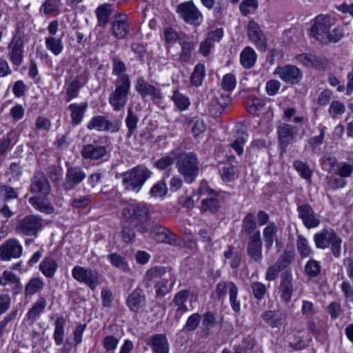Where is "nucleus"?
Segmentation results:
<instances>
[{
  "instance_id": "obj_31",
  "label": "nucleus",
  "mask_w": 353,
  "mask_h": 353,
  "mask_svg": "<svg viewBox=\"0 0 353 353\" xmlns=\"http://www.w3.org/2000/svg\"><path fill=\"white\" fill-rule=\"evenodd\" d=\"M58 268V264L52 256L45 257L39 264V270L47 278H52Z\"/></svg>"
},
{
  "instance_id": "obj_24",
  "label": "nucleus",
  "mask_w": 353,
  "mask_h": 353,
  "mask_svg": "<svg viewBox=\"0 0 353 353\" xmlns=\"http://www.w3.org/2000/svg\"><path fill=\"white\" fill-rule=\"evenodd\" d=\"M88 81L87 77H82L81 75L76 77L67 86L65 90L66 101H70L77 98L79 94V90L84 86Z\"/></svg>"
},
{
  "instance_id": "obj_56",
  "label": "nucleus",
  "mask_w": 353,
  "mask_h": 353,
  "mask_svg": "<svg viewBox=\"0 0 353 353\" xmlns=\"http://www.w3.org/2000/svg\"><path fill=\"white\" fill-rule=\"evenodd\" d=\"M235 76L231 73L226 74L223 76L221 81V88L228 92H231L236 86Z\"/></svg>"
},
{
  "instance_id": "obj_19",
  "label": "nucleus",
  "mask_w": 353,
  "mask_h": 353,
  "mask_svg": "<svg viewBox=\"0 0 353 353\" xmlns=\"http://www.w3.org/2000/svg\"><path fill=\"white\" fill-rule=\"evenodd\" d=\"M248 254L250 257L256 262H260L262 259V241L260 232L257 231L250 237L248 245Z\"/></svg>"
},
{
  "instance_id": "obj_25",
  "label": "nucleus",
  "mask_w": 353,
  "mask_h": 353,
  "mask_svg": "<svg viewBox=\"0 0 353 353\" xmlns=\"http://www.w3.org/2000/svg\"><path fill=\"white\" fill-rule=\"evenodd\" d=\"M261 318L272 327H279L282 325L286 319V314L281 310H268L261 314Z\"/></svg>"
},
{
  "instance_id": "obj_49",
  "label": "nucleus",
  "mask_w": 353,
  "mask_h": 353,
  "mask_svg": "<svg viewBox=\"0 0 353 353\" xmlns=\"http://www.w3.org/2000/svg\"><path fill=\"white\" fill-rule=\"evenodd\" d=\"M298 62L306 67H316L318 65L319 61L316 56L312 54H301L296 56Z\"/></svg>"
},
{
  "instance_id": "obj_41",
  "label": "nucleus",
  "mask_w": 353,
  "mask_h": 353,
  "mask_svg": "<svg viewBox=\"0 0 353 353\" xmlns=\"http://www.w3.org/2000/svg\"><path fill=\"white\" fill-rule=\"evenodd\" d=\"M50 189V184L47 178H35L30 186L31 192L43 195H46Z\"/></svg>"
},
{
  "instance_id": "obj_3",
  "label": "nucleus",
  "mask_w": 353,
  "mask_h": 353,
  "mask_svg": "<svg viewBox=\"0 0 353 353\" xmlns=\"http://www.w3.org/2000/svg\"><path fill=\"white\" fill-rule=\"evenodd\" d=\"M315 245L319 249L330 247L332 254L339 258L341 256L342 239L334 229L324 228L314 235Z\"/></svg>"
},
{
  "instance_id": "obj_48",
  "label": "nucleus",
  "mask_w": 353,
  "mask_h": 353,
  "mask_svg": "<svg viewBox=\"0 0 353 353\" xmlns=\"http://www.w3.org/2000/svg\"><path fill=\"white\" fill-rule=\"evenodd\" d=\"M123 183L126 190L138 192L145 180L143 178H123Z\"/></svg>"
},
{
  "instance_id": "obj_1",
  "label": "nucleus",
  "mask_w": 353,
  "mask_h": 353,
  "mask_svg": "<svg viewBox=\"0 0 353 353\" xmlns=\"http://www.w3.org/2000/svg\"><path fill=\"white\" fill-rule=\"evenodd\" d=\"M336 19L328 14H320L311 21L310 35L322 45L337 43L343 37L340 27H334Z\"/></svg>"
},
{
  "instance_id": "obj_45",
  "label": "nucleus",
  "mask_w": 353,
  "mask_h": 353,
  "mask_svg": "<svg viewBox=\"0 0 353 353\" xmlns=\"http://www.w3.org/2000/svg\"><path fill=\"white\" fill-rule=\"evenodd\" d=\"M166 273V269L162 266H154L150 269L148 270L144 276V280L145 281V286H150V282L154 279L161 278L163 275Z\"/></svg>"
},
{
  "instance_id": "obj_64",
  "label": "nucleus",
  "mask_w": 353,
  "mask_h": 353,
  "mask_svg": "<svg viewBox=\"0 0 353 353\" xmlns=\"http://www.w3.org/2000/svg\"><path fill=\"white\" fill-rule=\"evenodd\" d=\"M345 110V105L339 101H334L331 103L329 108V114L334 117L339 114H342Z\"/></svg>"
},
{
  "instance_id": "obj_42",
  "label": "nucleus",
  "mask_w": 353,
  "mask_h": 353,
  "mask_svg": "<svg viewBox=\"0 0 353 353\" xmlns=\"http://www.w3.org/2000/svg\"><path fill=\"white\" fill-rule=\"evenodd\" d=\"M296 248L299 254L302 258L308 257L313 253L312 249L310 247L307 239L301 234L297 236Z\"/></svg>"
},
{
  "instance_id": "obj_27",
  "label": "nucleus",
  "mask_w": 353,
  "mask_h": 353,
  "mask_svg": "<svg viewBox=\"0 0 353 353\" xmlns=\"http://www.w3.org/2000/svg\"><path fill=\"white\" fill-rule=\"evenodd\" d=\"M112 12V8L110 3H103L97 8L94 13L99 27L104 28L108 25Z\"/></svg>"
},
{
  "instance_id": "obj_17",
  "label": "nucleus",
  "mask_w": 353,
  "mask_h": 353,
  "mask_svg": "<svg viewBox=\"0 0 353 353\" xmlns=\"http://www.w3.org/2000/svg\"><path fill=\"white\" fill-rule=\"evenodd\" d=\"M297 129L290 125L281 123L277 127L278 138L280 145L285 148L296 137Z\"/></svg>"
},
{
  "instance_id": "obj_21",
  "label": "nucleus",
  "mask_w": 353,
  "mask_h": 353,
  "mask_svg": "<svg viewBox=\"0 0 353 353\" xmlns=\"http://www.w3.org/2000/svg\"><path fill=\"white\" fill-rule=\"evenodd\" d=\"M107 150L103 145L97 143L85 145L81 150V155L84 159L99 160L106 155Z\"/></svg>"
},
{
  "instance_id": "obj_58",
  "label": "nucleus",
  "mask_w": 353,
  "mask_h": 353,
  "mask_svg": "<svg viewBox=\"0 0 353 353\" xmlns=\"http://www.w3.org/2000/svg\"><path fill=\"white\" fill-rule=\"evenodd\" d=\"M222 100L224 101L223 103H221L219 101H216L215 103H213V101L211 102L209 111L212 116L217 117L224 110L227 101L229 100L228 98L223 97H222Z\"/></svg>"
},
{
  "instance_id": "obj_7",
  "label": "nucleus",
  "mask_w": 353,
  "mask_h": 353,
  "mask_svg": "<svg viewBox=\"0 0 353 353\" xmlns=\"http://www.w3.org/2000/svg\"><path fill=\"white\" fill-rule=\"evenodd\" d=\"M23 246L17 239H8L0 245V260L8 262L18 259L23 255Z\"/></svg>"
},
{
  "instance_id": "obj_59",
  "label": "nucleus",
  "mask_w": 353,
  "mask_h": 353,
  "mask_svg": "<svg viewBox=\"0 0 353 353\" xmlns=\"http://www.w3.org/2000/svg\"><path fill=\"white\" fill-rule=\"evenodd\" d=\"M183 35L185 34L183 33L178 34L176 31L170 28H166L164 31L165 40L166 43H174L177 41H179L180 43V39L183 38Z\"/></svg>"
},
{
  "instance_id": "obj_36",
  "label": "nucleus",
  "mask_w": 353,
  "mask_h": 353,
  "mask_svg": "<svg viewBox=\"0 0 353 353\" xmlns=\"http://www.w3.org/2000/svg\"><path fill=\"white\" fill-rule=\"evenodd\" d=\"M280 296L283 301L289 303L291 300L293 286L291 277L286 276L283 279L280 284Z\"/></svg>"
},
{
  "instance_id": "obj_10",
  "label": "nucleus",
  "mask_w": 353,
  "mask_h": 353,
  "mask_svg": "<svg viewBox=\"0 0 353 353\" xmlns=\"http://www.w3.org/2000/svg\"><path fill=\"white\" fill-rule=\"evenodd\" d=\"M72 277L78 282L88 285L94 290L99 284V274L90 268L75 265L72 270Z\"/></svg>"
},
{
  "instance_id": "obj_13",
  "label": "nucleus",
  "mask_w": 353,
  "mask_h": 353,
  "mask_svg": "<svg viewBox=\"0 0 353 353\" xmlns=\"http://www.w3.org/2000/svg\"><path fill=\"white\" fill-rule=\"evenodd\" d=\"M8 57L11 63L16 66L21 65L24 57L23 41L14 36L8 46Z\"/></svg>"
},
{
  "instance_id": "obj_38",
  "label": "nucleus",
  "mask_w": 353,
  "mask_h": 353,
  "mask_svg": "<svg viewBox=\"0 0 353 353\" xmlns=\"http://www.w3.org/2000/svg\"><path fill=\"white\" fill-rule=\"evenodd\" d=\"M44 281L40 277L31 279L25 287L24 293L26 296H32L40 292L44 287Z\"/></svg>"
},
{
  "instance_id": "obj_63",
  "label": "nucleus",
  "mask_w": 353,
  "mask_h": 353,
  "mask_svg": "<svg viewBox=\"0 0 353 353\" xmlns=\"http://www.w3.org/2000/svg\"><path fill=\"white\" fill-rule=\"evenodd\" d=\"M119 343V339L112 335L106 336L103 340V347L107 352H113Z\"/></svg>"
},
{
  "instance_id": "obj_12",
  "label": "nucleus",
  "mask_w": 353,
  "mask_h": 353,
  "mask_svg": "<svg viewBox=\"0 0 353 353\" xmlns=\"http://www.w3.org/2000/svg\"><path fill=\"white\" fill-rule=\"evenodd\" d=\"M247 35L250 41L254 44L256 48L261 51H265L267 47V39L260 26L254 20L248 22L247 26Z\"/></svg>"
},
{
  "instance_id": "obj_60",
  "label": "nucleus",
  "mask_w": 353,
  "mask_h": 353,
  "mask_svg": "<svg viewBox=\"0 0 353 353\" xmlns=\"http://www.w3.org/2000/svg\"><path fill=\"white\" fill-rule=\"evenodd\" d=\"M201 320V316L199 314L194 313L192 314L186 321L185 329L188 332L194 331L198 327Z\"/></svg>"
},
{
  "instance_id": "obj_44",
  "label": "nucleus",
  "mask_w": 353,
  "mask_h": 353,
  "mask_svg": "<svg viewBox=\"0 0 353 353\" xmlns=\"http://www.w3.org/2000/svg\"><path fill=\"white\" fill-rule=\"evenodd\" d=\"M171 99L175 106L180 111H184L187 110L190 105L189 97L181 94L178 90L173 91V94Z\"/></svg>"
},
{
  "instance_id": "obj_61",
  "label": "nucleus",
  "mask_w": 353,
  "mask_h": 353,
  "mask_svg": "<svg viewBox=\"0 0 353 353\" xmlns=\"http://www.w3.org/2000/svg\"><path fill=\"white\" fill-rule=\"evenodd\" d=\"M9 114L14 121H18L24 117L25 108L21 104H15L10 108Z\"/></svg>"
},
{
  "instance_id": "obj_15",
  "label": "nucleus",
  "mask_w": 353,
  "mask_h": 353,
  "mask_svg": "<svg viewBox=\"0 0 353 353\" xmlns=\"http://www.w3.org/2000/svg\"><path fill=\"white\" fill-rule=\"evenodd\" d=\"M274 74H278L284 82L292 84L299 83L302 76L301 70L297 67L290 65L277 67L274 70Z\"/></svg>"
},
{
  "instance_id": "obj_2",
  "label": "nucleus",
  "mask_w": 353,
  "mask_h": 353,
  "mask_svg": "<svg viewBox=\"0 0 353 353\" xmlns=\"http://www.w3.org/2000/svg\"><path fill=\"white\" fill-rule=\"evenodd\" d=\"M130 88L129 76H124L114 81V90L108 97V102L114 111L123 110L129 99Z\"/></svg>"
},
{
  "instance_id": "obj_8",
  "label": "nucleus",
  "mask_w": 353,
  "mask_h": 353,
  "mask_svg": "<svg viewBox=\"0 0 353 353\" xmlns=\"http://www.w3.org/2000/svg\"><path fill=\"white\" fill-rule=\"evenodd\" d=\"M122 218L126 223L137 219L144 222L150 219L149 210L145 203H133L128 205L122 211Z\"/></svg>"
},
{
  "instance_id": "obj_62",
  "label": "nucleus",
  "mask_w": 353,
  "mask_h": 353,
  "mask_svg": "<svg viewBox=\"0 0 353 353\" xmlns=\"http://www.w3.org/2000/svg\"><path fill=\"white\" fill-rule=\"evenodd\" d=\"M294 259V254L291 251H285L283 254L280 256L276 264L283 269L288 267Z\"/></svg>"
},
{
  "instance_id": "obj_37",
  "label": "nucleus",
  "mask_w": 353,
  "mask_h": 353,
  "mask_svg": "<svg viewBox=\"0 0 353 353\" xmlns=\"http://www.w3.org/2000/svg\"><path fill=\"white\" fill-rule=\"evenodd\" d=\"M46 48L55 56L59 55L63 50V44L61 38L46 37L45 38Z\"/></svg>"
},
{
  "instance_id": "obj_11",
  "label": "nucleus",
  "mask_w": 353,
  "mask_h": 353,
  "mask_svg": "<svg viewBox=\"0 0 353 353\" xmlns=\"http://www.w3.org/2000/svg\"><path fill=\"white\" fill-rule=\"evenodd\" d=\"M176 167L179 173L187 176L198 174L199 168L196 157L191 153L182 154L179 157Z\"/></svg>"
},
{
  "instance_id": "obj_23",
  "label": "nucleus",
  "mask_w": 353,
  "mask_h": 353,
  "mask_svg": "<svg viewBox=\"0 0 353 353\" xmlns=\"http://www.w3.org/2000/svg\"><path fill=\"white\" fill-rule=\"evenodd\" d=\"M88 104L87 102L70 103L68 109L70 112L71 123L73 125H79L87 111Z\"/></svg>"
},
{
  "instance_id": "obj_6",
  "label": "nucleus",
  "mask_w": 353,
  "mask_h": 353,
  "mask_svg": "<svg viewBox=\"0 0 353 353\" xmlns=\"http://www.w3.org/2000/svg\"><path fill=\"white\" fill-rule=\"evenodd\" d=\"M199 192L201 196H206L201 201L200 209L202 212H215L218 211L221 205L216 198L218 193L210 189L207 181L203 179L201 182Z\"/></svg>"
},
{
  "instance_id": "obj_53",
  "label": "nucleus",
  "mask_w": 353,
  "mask_h": 353,
  "mask_svg": "<svg viewBox=\"0 0 353 353\" xmlns=\"http://www.w3.org/2000/svg\"><path fill=\"white\" fill-rule=\"evenodd\" d=\"M247 137V134L243 133L241 136L237 137L228 145L230 148H232L239 156H241L243 153V145L246 142Z\"/></svg>"
},
{
  "instance_id": "obj_9",
  "label": "nucleus",
  "mask_w": 353,
  "mask_h": 353,
  "mask_svg": "<svg viewBox=\"0 0 353 353\" xmlns=\"http://www.w3.org/2000/svg\"><path fill=\"white\" fill-rule=\"evenodd\" d=\"M238 288L232 281H220L216 287V294L219 299L229 293V300L233 311L238 312L241 308L240 301L237 300Z\"/></svg>"
},
{
  "instance_id": "obj_54",
  "label": "nucleus",
  "mask_w": 353,
  "mask_h": 353,
  "mask_svg": "<svg viewBox=\"0 0 353 353\" xmlns=\"http://www.w3.org/2000/svg\"><path fill=\"white\" fill-rule=\"evenodd\" d=\"M264 106V101L263 99L254 97L251 99L250 102L248 103L247 109L248 111L252 114H257Z\"/></svg>"
},
{
  "instance_id": "obj_55",
  "label": "nucleus",
  "mask_w": 353,
  "mask_h": 353,
  "mask_svg": "<svg viewBox=\"0 0 353 353\" xmlns=\"http://www.w3.org/2000/svg\"><path fill=\"white\" fill-rule=\"evenodd\" d=\"M108 258L110 260L111 264L116 268L126 270L128 267L125 259L119 254L113 253L108 255Z\"/></svg>"
},
{
  "instance_id": "obj_39",
  "label": "nucleus",
  "mask_w": 353,
  "mask_h": 353,
  "mask_svg": "<svg viewBox=\"0 0 353 353\" xmlns=\"http://www.w3.org/2000/svg\"><path fill=\"white\" fill-rule=\"evenodd\" d=\"M1 277V285H12L14 289L21 290L22 289V284L18 277L14 273L11 271L5 270L3 272Z\"/></svg>"
},
{
  "instance_id": "obj_52",
  "label": "nucleus",
  "mask_w": 353,
  "mask_h": 353,
  "mask_svg": "<svg viewBox=\"0 0 353 353\" xmlns=\"http://www.w3.org/2000/svg\"><path fill=\"white\" fill-rule=\"evenodd\" d=\"M126 66L124 62L118 58H114L112 61V74L117 76V79H119L122 77L128 76L125 74Z\"/></svg>"
},
{
  "instance_id": "obj_18",
  "label": "nucleus",
  "mask_w": 353,
  "mask_h": 353,
  "mask_svg": "<svg viewBox=\"0 0 353 353\" xmlns=\"http://www.w3.org/2000/svg\"><path fill=\"white\" fill-rule=\"evenodd\" d=\"M297 211L299 218L307 229L316 228L319 225L320 221L316 218L312 208L309 205L305 204L298 207Z\"/></svg>"
},
{
  "instance_id": "obj_4",
  "label": "nucleus",
  "mask_w": 353,
  "mask_h": 353,
  "mask_svg": "<svg viewBox=\"0 0 353 353\" xmlns=\"http://www.w3.org/2000/svg\"><path fill=\"white\" fill-rule=\"evenodd\" d=\"M176 13L186 23L194 26H199L203 21V16L199 9L192 1L180 3L176 8Z\"/></svg>"
},
{
  "instance_id": "obj_5",
  "label": "nucleus",
  "mask_w": 353,
  "mask_h": 353,
  "mask_svg": "<svg viewBox=\"0 0 353 353\" xmlns=\"http://www.w3.org/2000/svg\"><path fill=\"white\" fill-rule=\"evenodd\" d=\"M42 226L41 219L39 216L30 214L17 220L15 231L24 236H36Z\"/></svg>"
},
{
  "instance_id": "obj_43",
  "label": "nucleus",
  "mask_w": 353,
  "mask_h": 353,
  "mask_svg": "<svg viewBox=\"0 0 353 353\" xmlns=\"http://www.w3.org/2000/svg\"><path fill=\"white\" fill-rule=\"evenodd\" d=\"M205 76V65L202 63H198L195 65L194 70L190 76L191 84L194 87H199L201 85Z\"/></svg>"
},
{
  "instance_id": "obj_46",
  "label": "nucleus",
  "mask_w": 353,
  "mask_h": 353,
  "mask_svg": "<svg viewBox=\"0 0 353 353\" xmlns=\"http://www.w3.org/2000/svg\"><path fill=\"white\" fill-rule=\"evenodd\" d=\"M259 7L258 0H242L239 5L241 14L246 17L253 14Z\"/></svg>"
},
{
  "instance_id": "obj_50",
  "label": "nucleus",
  "mask_w": 353,
  "mask_h": 353,
  "mask_svg": "<svg viewBox=\"0 0 353 353\" xmlns=\"http://www.w3.org/2000/svg\"><path fill=\"white\" fill-rule=\"evenodd\" d=\"M305 272L310 277H316L321 272V265L319 261L310 259L305 265Z\"/></svg>"
},
{
  "instance_id": "obj_16",
  "label": "nucleus",
  "mask_w": 353,
  "mask_h": 353,
  "mask_svg": "<svg viewBox=\"0 0 353 353\" xmlns=\"http://www.w3.org/2000/svg\"><path fill=\"white\" fill-rule=\"evenodd\" d=\"M136 91L141 98L150 96L152 100H159L162 98L161 90L154 85L148 83L143 77L137 79L135 85Z\"/></svg>"
},
{
  "instance_id": "obj_30",
  "label": "nucleus",
  "mask_w": 353,
  "mask_h": 353,
  "mask_svg": "<svg viewBox=\"0 0 353 353\" xmlns=\"http://www.w3.org/2000/svg\"><path fill=\"white\" fill-rule=\"evenodd\" d=\"M189 297V291L183 290L177 292L174 297V303L176 307V315L181 316L188 310L185 304Z\"/></svg>"
},
{
  "instance_id": "obj_51",
  "label": "nucleus",
  "mask_w": 353,
  "mask_h": 353,
  "mask_svg": "<svg viewBox=\"0 0 353 353\" xmlns=\"http://www.w3.org/2000/svg\"><path fill=\"white\" fill-rule=\"evenodd\" d=\"M176 159V154L174 152L170 153L168 156H165L154 162V166L159 170L168 169L174 161Z\"/></svg>"
},
{
  "instance_id": "obj_32",
  "label": "nucleus",
  "mask_w": 353,
  "mask_h": 353,
  "mask_svg": "<svg viewBox=\"0 0 353 353\" xmlns=\"http://www.w3.org/2000/svg\"><path fill=\"white\" fill-rule=\"evenodd\" d=\"M29 203L37 211L48 214L53 213L54 208L52 205L44 197L32 196L29 199Z\"/></svg>"
},
{
  "instance_id": "obj_57",
  "label": "nucleus",
  "mask_w": 353,
  "mask_h": 353,
  "mask_svg": "<svg viewBox=\"0 0 353 353\" xmlns=\"http://www.w3.org/2000/svg\"><path fill=\"white\" fill-rule=\"evenodd\" d=\"M168 192L167 185L163 181H159L150 189V194L154 197H163Z\"/></svg>"
},
{
  "instance_id": "obj_40",
  "label": "nucleus",
  "mask_w": 353,
  "mask_h": 353,
  "mask_svg": "<svg viewBox=\"0 0 353 353\" xmlns=\"http://www.w3.org/2000/svg\"><path fill=\"white\" fill-rule=\"evenodd\" d=\"M125 122L128 128L126 137L130 139L134 134V132L136 130L137 123L139 122V117L134 112L132 107H130L128 109V114L125 119Z\"/></svg>"
},
{
  "instance_id": "obj_22",
  "label": "nucleus",
  "mask_w": 353,
  "mask_h": 353,
  "mask_svg": "<svg viewBox=\"0 0 353 353\" xmlns=\"http://www.w3.org/2000/svg\"><path fill=\"white\" fill-rule=\"evenodd\" d=\"M146 343L154 353H169L168 339L164 334H154L147 339Z\"/></svg>"
},
{
  "instance_id": "obj_47",
  "label": "nucleus",
  "mask_w": 353,
  "mask_h": 353,
  "mask_svg": "<svg viewBox=\"0 0 353 353\" xmlns=\"http://www.w3.org/2000/svg\"><path fill=\"white\" fill-rule=\"evenodd\" d=\"M105 117L97 115L91 118L87 124V128L90 130L104 131Z\"/></svg>"
},
{
  "instance_id": "obj_14",
  "label": "nucleus",
  "mask_w": 353,
  "mask_h": 353,
  "mask_svg": "<svg viewBox=\"0 0 353 353\" xmlns=\"http://www.w3.org/2000/svg\"><path fill=\"white\" fill-rule=\"evenodd\" d=\"M150 237L158 243L176 245L178 239L176 236L168 228L158 224L150 228Z\"/></svg>"
},
{
  "instance_id": "obj_28",
  "label": "nucleus",
  "mask_w": 353,
  "mask_h": 353,
  "mask_svg": "<svg viewBox=\"0 0 353 353\" xmlns=\"http://www.w3.org/2000/svg\"><path fill=\"white\" fill-rule=\"evenodd\" d=\"M257 54L250 46L244 48L240 54V63L245 69H250L255 65Z\"/></svg>"
},
{
  "instance_id": "obj_20",
  "label": "nucleus",
  "mask_w": 353,
  "mask_h": 353,
  "mask_svg": "<svg viewBox=\"0 0 353 353\" xmlns=\"http://www.w3.org/2000/svg\"><path fill=\"white\" fill-rule=\"evenodd\" d=\"M46 305V299L43 296H39L26 314V321L30 325L34 324L41 316L44 312Z\"/></svg>"
},
{
  "instance_id": "obj_33",
  "label": "nucleus",
  "mask_w": 353,
  "mask_h": 353,
  "mask_svg": "<svg viewBox=\"0 0 353 353\" xmlns=\"http://www.w3.org/2000/svg\"><path fill=\"white\" fill-rule=\"evenodd\" d=\"M65 319L63 316L57 318L54 323L53 339L56 345H61L64 340Z\"/></svg>"
},
{
  "instance_id": "obj_34",
  "label": "nucleus",
  "mask_w": 353,
  "mask_h": 353,
  "mask_svg": "<svg viewBox=\"0 0 353 353\" xmlns=\"http://www.w3.org/2000/svg\"><path fill=\"white\" fill-rule=\"evenodd\" d=\"M112 30L114 36L118 39H124L129 32V26L126 21V17L119 20H115L112 25Z\"/></svg>"
},
{
  "instance_id": "obj_35",
  "label": "nucleus",
  "mask_w": 353,
  "mask_h": 353,
  "mask_svg": "<svg viewBox=\"0 0 353 353\" xmlns=\"http://www.w3.org/2000/svg\"><path fill=\"white\" fill-rule=\"evenodd\" d=\"M277 232L278 228L274 222L269 223L263 229V234L267 249L270 250L272 247Z\"/></svg>"
},
{
  "instance_id": "obj_26",
  "label": "nucleus",
  "mask_w": 353,
  "mask_h": 353,
  "mask_svg": "<svg viewBox=\"0 0 353 353\" xmlns=\"http://www.w3.org/2000/svg\"><path fill=\"white\" fill-rule=\"evenodd\" d=\"M181 51L179 54V60L181 62L190 63L192 59V52L194 48V43L192 39L188 35H183L180 39Z\"/></svg>"
},
{
  "instance_id": "obj_29",
  "label": "nucleus",
  "mask_w": 353,
  "mask_h": 353,
  "mask_svg": "<svg viewBox=\"0 0 353 353\" xmlns=\"http://www.w3.org/2000/svg\"><path fill=\"white\" fill-rule=\"evenodd\" d=\"M145 302V296L141 290H134L128 297L127 304L131 311L137 312Z\"/></svg>"
}]
</instances>
